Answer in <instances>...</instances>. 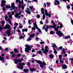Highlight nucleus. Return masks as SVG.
<instances>
[{
  "label": "nucleus",
  "mask_w": 73,
  "mask_h": 73,
  "mask_svg": "<svg viewBox=\"0 0 73 73\" xmlns=\"http://www.w3.org/2000/svg\"><path fill=\"white\" fill-rule=\"evenodd\" d=\"M14 12H16L15 10H14V11H13L11 13V15H10L9 16V18H11V17H12V15H15V13H14Z\"/></svg>",
  "instance_id": "obj_15"
},
{
  "label": "nucleus",
  "mask_w": 73,
  "mask_h": 73,
  "mask_svg": "<svg viewBox=\"0 0 73 73\" xmlns=\"http://www.w3.org/2000/svg\"><path fill=\"white\" fill-rule=\"evenodd\" d=\"M49 56L50 58H53V55L52 54H51L49 55Z\"/></svg>",
  "instance_id": "obj_32"
},
{
  "label": "nucleus",
  "mask_w": 73,
  "mask_h": 73,
  "mask_svg": "<svg viewBox=\"0 0 73 73\" xmlns=\"http://www.w3.org/2000/svg\"><path fill=\"white\" fill-rule=\"evenodd\" d=\"M32 52H35V49H33V50H32Z\"/></svg>",
  "instance_id": "obj_50"
},
{
  "label": "nucleus",
  "mask_w": 73,
  "mask_h": 73,
  "mask_svg": "<svg viewBox=\"0 0 73 73\" xmlns=\"http://www.w3.org/2000/svg\"><path fill=\"white\" fill-rule=\"evenodd\" d=\"M59 59H62V55H59Z\"/></svg>",
  "instance_id": "obj_33"
},
{
  "label": "nucleus",
  "mask_w": 73,
  "mask_h": 73,
  "mask_svg": "<svg viewBox=\"0 0 73 73\" xmlns=\"http://www.w3.org/2000/svg\"><path fill=\"white\" fill-rule=\"evenodd\" d=\"M44 9L43 8H42L41 11V13L42 14H44L43 16H42V19L43 20H44L45 19V15H47V16H48L49 17H50L51 15L50 14H48V13H47V10H44V12H45V13H44Z\"/></svg>",
  "instance_id": "obj_2"
},
{
  "label": "nucleus",
  "mask_w": 73,
  "mask_h": 73,
  "mask_svg": "<svg viewBox=\"0 0 73 73\" xmlns=\"http://www.w3.org/2000/svg\"><path fill=\"white\" fill-rule=\"evenodd\" d=\"M14 50L15 52H18V51L16 49H15Z\"/></svg>",
  "instance_id": "obj_41"
},
{
  "label": "nucleus",
  "mask_w": 73,
  "mask_h": 73,
  "mask_svg": "<svg viewBox=\"0 0 73 73\" xmlns=\"http://www.w3.org/2000/svg\"><path fill=\"white\" fill-rule=\"evenodd\" d=\"M52 47L53 48V49L54 50V52L55 54H56L57 53V51H56V49L58 50L59 49H62V46H60L58 48V47L56 46V45L54 43L52 44Z\"/></svg>",
  "instance_id": "obj_4"
},
{
  "label": "nucleus",
  "mask_w": 73,
  "mask_h": 73,
  "mask_svg": "<svg viewBox=\"0 0 73 73\" xmlns=\"http://www.w3.org/2000/svg\"><path fill=\"white\" fill-rule=\"evenodd\" d=\"M3 36H7V35L5 34H4V33L3 34Z\"/></svg>",
  "instance_id": "obj_54"
},
{
  "label": "nucleus",
  "mask_w": 73,
  "mask_h": 73,
  "mask_svg": "<svg viewBox=\"0 0 73 73\" xmlns=\"http://www.w3.org/2000/svg\"><path fill=\"white\" fill-rule=\"evenodd\" d=\"M7 21H8L9 23L10 24V25L12 26V23H11V21H10L9 19H8L7 20Z\"/></svg>",
  "instance_id": "obj_19"
},
{
  "label": "nucleus",
  "mask_w": 73,
  "mask_h": 73,
  "mask_svg": "<svg viewBox=\"0 0 73 73\" xmlns=\"http://www.w3.org/2000/svg\"><path fill=\"white\" fill-rule=\"evenodd\" d=\"M24 38L23 36H21L19 37V38L20 39H21V38Z\"/></svg>",
  "instance_id": "obj_44"
},
{
  "label": "nucleus",
  "mask_w": 73,
  "mask_h": 73,
  "mask_svg": "<svg viewBox=\"0 0 73 73\" xmlns=\"http://www.w3.org/2000/svg\"><path fill=\"white\" fill-rule=\"evenodd\" d=\"M3 11H5V9L4 8H3Z\"/></svg>",
  "instance_id": "obj_62"
},
{
  "label": "nucleus",
  "mask_w": 73,
  "mask_h": 73,
  "mask_svg": "<svg viewBox=\"0 0 73 73\" xmlns=\"http://www.w3.org/2000/svg\"><path fill=\"white\" fill-rule=\"evenodd\" d=\"M62 52H63V53H65V48L62 49Z\"/></svg>",
  "instance_id": "obj_29"
},
{
  "label": "nucleus",
  "mask_w": 73,
  "mask_h": 73,
  "mask_svg": "<svg viewBox=\"0 0 73 73\" xmlns=\"http://www.w3.org/2000/svg\"><path fill=\"white\" fill-rule=\"evenodd\" d=\"M3 39H4V40H7V38H6V37H4L3 38Z\"/></svg>",
  "instance_id": "obj_61"
},
{
  "label": "nucleus",
  "mask_w": 73,
  "mask_h": 73,
  "mask_svg": "<svg viewBox=\"0 0 73 73\" xmlns=\"http://www.w3.org/2000/svg\"><path fill=\"white\" fill-rule=\"evenodd\" d=\"M21 54H17V57H19V56H21Z\"/></svg>",
  "instance_id": "obj_42"
},
{
  "label": "nucleus",
  "mask_w": 73,
  "mask_h": 73,
  "mask_svg": "<svg viewBox=\"0 0 73 73\" xmlns=\"http://www.w3.org/2000/svg\"><path fill=\"white\" fill-rule=\"evenodd\" d=\"M60 63H61V64H63L64 63V61H63V60H60Z\"/></svg>",
  "instance_id": "obj_37"
},
{
  "label": "nucleus",
  "mask_w": 73,
  "mask_h": 73,
  "mask_svg": "<svg viewBox=\"0 0 73 73\" xmlns=\"http://www.w3.org/2000/svg\"><path fill=\"white\" fill-rule=\"evenodd\" d=\"M0 60L2 61V62H5V61L4 60V57L3 56H0Z\"/></svg>",
  "instance_id": "obj_16"
},
{
  "label": "nucleus",
  "mask_w": 73,
  "mask_h": 73,
  "mask_svg": "<svg viewBox=\"0 0 73 73\" xmlns=\"http://www.w3.org/2000/svg\"><path fill=\"white\" fill-rule=\"evenodd\" d=\"M50 33L51 35H53L54 34V32L53 31H51L50 32Z\"/></svg>",
  "instance_id": "obj_36"
},
{
  "label": "nucleus",
  "mask_w": 73,
  "mask_h": 73,
  "mask_svg": "<svg viewBox=\"0 0 73 73\" xmlns=\"http://www.w3.org/2000/svg\"><path fill=\"white\" fill-rule=\"evenodd\" d=\"M35 36V34L34 33H33L32 34L30 35L29 36L30 38L28 39L27 40V41H30V40H32V39L31 38H32L33 37H34Z\"/></svg>",
  "instance_id": "obj_10"
},
{
  "label": "nucleus",
  "mask_w": 73,
  "mask_h": 73,
  "mask_svg": "<svg viewBox=\"0 0 73 73\" xmlns=\"http://www.w3.org/2000/svg\"><path fill=\"white\" fill-rule=\"evenodd\" d=\"M59 62L58 60H56V64H57Z\"/></svg>",
  "instance_id": "obj_63"
},
{
  "label": "nucleus",
  "mask_w": 73,
  "mask_h": 73,
  "mask_svg": "<svg viewBox=\"0 0 73 73\" xmlns=\"http://www.w3.org/2000/svg\"><path fill=\"white\" fill-rule=\"evenodd\" d=\"M40 17V15H37V17L38 18V19H39Z\"/></svg>",
  "instance_id": "obj_45"
},
{
  "label": "nucleus",
  "mask_w": 73,
  "mask_h": 73,
  "mask_svg": "<svg viewBox=\"0 0 73 73\" xmlns=\"http://www.w3.org/2000/svg\"><path fill=\"white\" fill-rule=\"evenodd\" d=\"M5 3H6V1L4 0H2L1 1V3L2 4H5Z\"/></svg>",
  "instance_id": "obj_27"
},
{
  "label": "nucleus",
  "mask_w": 73,
  "mask_h": 73,
  "mask_svg": "<svg viewBox=\"0 0 73 73\" xmlns=\"http://www.w3.org/2000/svg\"><path fill=\"white\" fill-rule=\"evenodd\" d=\"M71 23L72 24V25H73V21L72 20H71Z\"/></svg>",
  "instance_id": "obj_55"
},
{
  "label": "nucleus",
  "mask_w": 73,
  "mask_h": 73,
  "mask_svg": "<svg viewBox=\"0 0 73 73\" xmlns=\"http://www.w3.org/2000/svg\"><path fill=\"white\" fill-rule=\"evenodd\" d=\"M36 36H37V35H39V33H36Z\"/></svg>",
  "instance_id": "obj_60"
},
{
  "label": "nucleus",
  "mask_w": 73,
  "mask_h": 73,
  "mask_svg": "<svg viewBox=\"0 0 73 73\" xmlns=\"http://www.w3.org/2000/svg\"><path fill=\"white\" fill-rule=\"evenodd\" d=\"M45 42H40V44H44Z\"/></svg>",
  "instance_id": "obj_39"
},
{
  "label": "nucleus",
  "mask_w": 73,
  "mask_h": 73,
  "mask_svg": "<svg viewBox=\"0 0 73 73\" xmlns=\"http://www.w3.org/2000/svg\"><path fill=\"white\" fill-rule=\"evenodd\" d=\"M2 30H3V28L1 27H0V31H1Z\"/></svg>",
  "instance_id": "obj_53"
},
{
  "label": "nucleus",
  "mask_w": 73,
  "mask_h": 73,
  "mask_svg": "<svg viewBox=\"0 0 73 73\" xmlns=\"http://www.w3.org/2000/svg\"><path fill=\"white\" fill-rule=\"evenodd\" d=\"M71 7H72V10H73V4H71Z\"/></svg>",
  "instance_id": "obj_47"
},
{
  "label": "nucleus",
  "mask_w": 73,
  "mask_h": 73,
  "mask_svg": "<svg viewBox=\"0 0 73 73\" xmlns=\"http://www.w3.org/2000/svg\"><path fill=\"white\" fill-rule=\"evenodd\" d=\"M46 24H48V20H46Z\"/></svg>",
  "instance_id": "obj_56"
},
{
  "label": "nucleus",
  "mask_w": 73,
  "mask_h": 73,
  "mask_svg": "<svg viewBox=\"0 0 73 73\" xmlns=\"http://www.w3.org/2000/svg\"><path fill=\"white\" fill-rule=\"evenodd\" d=\"M40 24H43V23H42V21H40Z\"/></svg>",
  "instance_id": "obj_59"
},
{
  "label": "nucleus",
  "mask_w": 73,
  "mask_h": 73,
  "mask_svg": "<svg viewBox=\"0 0 73 73\" xmlns=\"http://www.w3.org/2000/svg\"><path fill=\"white\" fill-rule=\"evenodd\" d=\"M63 27V25L62 23H60V28H62Z\"/></svg>",
  "instance_id": "obj_30"
},
{
  "label": "nucleus",
  "mask_w": 73,
  "mask_h": 73,
  "mask_svg": "<svg viewBox=\"0 0 73 73\" xmlns=\"http://www.w3.org/2000/svg\"><path fill=\"white\" fill-rule=\"evenodd\" d=\"M35 56H36V55L35 54H33V55L32 57H35Z\"/></svg>",
  "instance_id": "obj_52"
},
{
  "label": "nucleus",
  "mask_w": 73,
  "mask_h": 73,
  "mask_svg": "<svg viewBox=\"0 0 73 73\" xmlns=\"http://www.w3.org/2000/svg\"><path fill=\"white\" fill-rule=\"evenodd\" d=\"M8 16L7 15H5V20H7V18H8Z\"/></svg>",
  "instance_id": "obj_34"
},
{
  "label": "nucleus",
  "mask_w": 73,
  "mask_h": 73,
  "mask_svg": "<svg viewBox=\"0 0 73 73\" xmlns=\"http://www.w3.org/2000/svg\"><path fill=\"white\" fill-rule=\"evenodd\" d=\"M46 4H47V5H50V3L47 2L46 3Z\"/></svg>",
  "instance_id": "obj_40"
},
{
  "label": "nucleus",
  "mask_w": 73,
  "mask_h": 73,
  "mask_svg": "<svg viewBox=\"0 0 73 73\" xmlns=\"http://www.w3.org/2000/svg\"><path fill=\"white\" fill-rule=\"evenodd\" d=\"M4 6H5V4L4 3H1V7H4Z\"/></svg>",
  "instance_id": "obj_31"
},
{
  "label": "nucleus",
  "mask_w": 73,
  "mask_h": 73,
  "mask_svg": "<svg viewBox=\"0 0 73 73\" xmlns=\"http://www.w3.org/2000/svg\"><path fill=\"white\" fill-rule=\"evenodd\" d=\"M60 4V1L58 0H56L54 3V5H57V4Z\"/></svg>",
  "instance_id": "obj_17"
},
{
  "label": "nucleus",
  "mask_w": 73,
  "mask_h": 73,
  "mask_svg": "<svg viewBox=\"0 0 73 73\" xmlns=\"http://www.w3.org/2000/svg\"><path fill=\"white\" fill-rule=\"evenodd\" d=\"M37 62L38 63V64H40V68H44V66H45V65H46V63L44 62H43L42 63V62L40 61L37 60Z\"/></svg>",
  "instance_id": "obj_7"
},
{
  "label": "nucleus",
  "mask_w": 73,
  "mask_h": 73,
  "mask_svg": "<svg viewBox=\"0 0 73 73\" xmlns=\"http://www.w3.org/2000/svg\"><path fill=\"white\" fill-rule=\"evenodd\" d=\"M48 46H45V48L44 50V48H42L41 50L43 52V53H46L47 52H48L49 50L48 49Z\"/></svg>",
  "instance_id": "obj_8"
},
{
  "label": "nucleus",
  "mask_w": 73,
  "mask_h": 73,
  "mask_svg": "<svg viewBox=\"0 0 73 73\" xmlns=\"http://www.w3.org/2000/svg\"><path fill=\"white\" fill-rule=\"evenodd\" d=\"M14 63L15 64H17V63L18 62H21V59H19V60L15 59L14 60Z\"/></svg>",
  "instance_id": "obj_13"
},
{
  "label": "nucleus",
  "mask_w": 73,
  "mask_h": 73,
  "mask_svg": "<svg viewBox=\"0 0 73 73\" xmlns=\"http://www.w3.org/2000/svg\"><path fill=\"white\" fill-rule=\"evenodd\" d=\"M25 11L27 13L31 14V11H30V9H29L27 8V10H25Z\"/></svg>",
  "instance_id": "obj_14"
},
{
  "label": "nucleus",
  "mask_w": 73,
  "mask_h": 73,
  "mask_svg": "<svg viewBox=\"0 0 73 73\" xmlns=\"http://www.w3.org/2000/svg\"><path fill=\"white\" fill-rule=\"evenodd\" d=\"M19 3L20 4H22L21 5V8L22 9H23L24 8V5H23V4H24V2H23V1H22L21 2L20 1H19Z\"/></svg>",
  "instance_id": "obj_12"
},
{
  "label": "nucleus",
  "mask_w": 73,
  "mask_h": 73,
  "mask_svg": "<svg viewBox=\"0 0 73 73\" xmlns=\"http://www.w3.org/2000/svg\"><path fill=\"white\" fill-rule=\"evenodd\" d=\"M62 69H65L67 68V66L65 64H63L62 65Z\"/></svg>",
  "instance_id": "obj_18"
},
{
  "label": "nucleus",
  "mask_w": 73,
  "mask_h": 73,
  "mask_svg": "<svg viewBox=\"0 0 73 73\" xmlns=\"http://www.w3.org/2000/svg\"><path fill=\"white\" fill-rule=\"evenodd\" d=\"M30 70L31 71V72H33V71H34V70H35V69L34 68H29Z\"/></svg>",
  "instance_id": "obj_21"
},
{
  "label": "nucleus",
  "mask_w": 73,
  "mask_h": 73,
  "mask_svg": "<svg viewBox=\"0 0 73 73\" xmlns=\"http://www.w3.org/2000/svg\"><path fill=\"white\" fill-rule=\"evenodd\" d=\"M14 25H16V26H17V25H18V23H15V24H14Z\"/></svg>",
  "instance_id": "obj_49"
},
{
  "label": "nucleus",
  "mask_w": 73,
  "mask_h": 73,
  "mask_svg": "<svg viewBox=\"0 0 73 73\" xmlns=\"http://www.w3.org/2000/svg\"><path fill=\"white\" fill-rule=\"evenodd\" d=\"M19 28H20V29H21V28H23V26H22V25H21L19 26Z\"/></svg>",
  "instance_id": "obj_48"
},
{
  "label": "nucleus",
  "mask_w": 73,
  "mask_h": 73,
  "mask_svg": "<svg viewBox=\"0 0 73 73\" xmlns=\"http://www.w3.org/2000/svg\"><path fill=\"white\" fill-rule=\"evenodd\" d=\"M35 9L33 7V8L31 10V12H33V11H35Z\"/></svg>",
  "instance_id": "obj_46"
},
{
  "label": "nucleus",
  "mask_w": 73,
  "mask_h": 73,
  "mask_svg": "<svg viewBox=\"0 0 73 73\" xmlns=\"http://www.w3.org/2000/svg\"><path fill=\"white\" fill-rule=\"evenodd\" d=\"M19 65H20V66H24L25 65V63H19Z\"/></svg>",
  "instance_id": "obj_23"
},
{
  "label": "nucleus",
  "mask_w": 73,
  "mask_h": 73,
  "mask_svg": "<svg viewBox=\"0 0 73 73\" xmlns=\"http://www.w3.org/2000/svg\"><path fill=\"white\" fill-rule=\"evenodd\" d=\"M33 25L35 27L36 29H38L39 32H41V30H40V29H39L38 27H37V25L36 24V23H34L33 24Z\"/></svg>",
  "instance_id": "obj_11"
},
{
  "label": "nucleus",
  "mask_w": 73,
  "mask_h": 73,
  "mask_svg": "<svg viewBox=\"0 0 73 73\" xmlns=\"http://www.w3.org/2000/svg\"><path fill=\"white\" fill-rule=\"evenodd\" d=\"M36 41H38V38L37 37H36Z\"/></svg>",
  "instance_id": "obj_51"
},
{
  "label": "nucleus",
  "mask_w": 73,
  "mask_h": 73,
  "mask_svg": "<svg viewBox=\"0 0 73 73\" xmlns=\"http://www.w3.org/2000/svg\"><path fill=\"white\" fill-rule=\"evenodd\" d=\"M11 6H9L8 5H6L5 6V7L6 8H10V9L11 11H12V10H14V9H15H15H17V7H15V3H11Z\"/></svg>",
  "instance_id": "obj_6"
},
{
  "label": "nucleus",
  "mask_w": 73,
  "mask_h": 73,
  "mask_svg": "<svg viewBox=\"0 0 73 73\" xmlns=\"http://www.w3.org/2000/svg\"><path fill=\"white\" fill-rule=\"evenodd\" d=\"M24 68V67L23 66H18V68H19V69H23V68Z\"/></svg>",
  "instance_id": "obj_20"
},
{
  "label": "nucleus",
  "mask_w": 73,
  "mask_h": 73,
  "mask_svg": "<svg viewBox=\"0 0 73 73\" xmlns=\"http://www.w3.org/2000/svg\"><path fill=\"white\" fill-rule=\"evenodd\" d=\"M46 27L47 29H48L49 28H54L55 31L58 32L56 33V34H57L59 37H61L63 35V33H61V31H58V29H60V26H58L56 24H54L53 26H50L48 27L46 26Z\"/></svg>",
  "instance_id": "obj_1"
},
{
  "label": "nucleus",
  "mask_w": 73,
  "mask_h": 73,
  "mask_svg": "<svg viewBox=\"0 0 73 73\" xmlns=\"http://www.w3.org/2000/svg\"><path fill=\"white\" fill-rule=\"evenodd\" d=\"M17 32H18V33H20V32H21V31L20 30H17Z\"/></svg>",
  "instance_id": "obj_64"
},
{
  "label": "nucleus",
  "mask_w": 73,
  "mask_h": 73,
  "mask_svg": "<svg viewBox=\"0 0 73 73\" xmlns=\"http://www.w3.org/2000/svg\"><path fill=\"white\" fill-rule=\"evenodd\" d=\"M37 52V53H38V54H41V51H38Z\"/></svg>",
  "instance_id": "obj_38"
},
{
  "label": "nucleus",
  "mask_w": 73,
  "mask_h": 73,
  "mask_svg": "<svg viewBox=\"0 0 73 73\" xmlns=\"http://www.w3.org/2000/svg\"><path fill=\"white\" fill-rule=\"evenodd\" d=\"M5 29H9V31L7 30L5 33L7 34L8 36H11V34L10 33L11 32V26L7 24L5 26V27H4Z\"/></svg>",
  "instance_id": "obj_3"
},
{
  "label": "nucleus",
  "mask_w": 73,
  "mask_h": 73,
  "mask_svg": "<svg viewBox=\"0 0 73 73\" xmlns=\"http://www.w3.org/2000/svg\"><path fill=\"white\" fill-rule=\"evenodd\" d=\"M64 38H65V39H67V38H70V36L68 35L67 36H65L64 37Z\"/></svg>",
  "instance_id": "obj_25"
},
{
  "label": "nucleus",
  "mask_w": 73,
  "mask_h": 73,
  "mask_svg": "<svg viewBox=\"0 0 73 73\" xmlns=\"http://www.w3.org/2000/svg\"><path fill=\"white\" fill-rule=\"evenodd\" d=\"M26 48H25V52L28 53L29 51H30L33 46L32 45H29L26 44L25 45Z\"/></svg>",
  "instance_id": "obj_5"
},
{
  "label": "nucleus",
  "mask_w": 73,
  "mask_h": 73,
  "mask_svg": "<svg viewBox=\"0 0 73 73\" xmlns=\"http://www.w3.org/2000/svg\"><path fill=\"white\" fill-rule=\"evenodd\" d=\"M21 12H22V11H20L19 14L16 13L15 15V17L17 18V19H20L21 17L19 16V15H20L21 14Z\"/></svg>",
  "instance_id": "obj_9"
},
{
  "label": "nucleus",
  "mask_w": 73,
  "mask_h": 73,
  "mask_svg": "<svg viewBox=\"0 0 73 73\" xmlns=\"http://www.w3.org/2000/svg\"><path fill=\"white\" fill-rule=\"evenodd\" d=\"M27 65L29 66L30 65V63H29V62H28L27 63Z\"/></svg>",
  "instance_id": "obj_57"
},
{
  "label": "nucleus",
  "mask_w": 73,
  "mask_h": 73,
  "mask_svg": "<svg viewBox=\"0 0 73 73\" xmlns=\"http://www.w3.org/2000/svg\"><path fill=\"white\" fill-rule=\"evenodd\" d=\"M45 31H46V32H48V29H45Z\"/></svg>",
  "instance_id": "obj_58"
},
{
  "label": "nucleus",
  "mask_w": 73,
  "mask_h": 73,
  "mask_svg": "<svg viewBox=\"0 0 73 73\" xmlns=\"http://www.w3.org/2000/svg\"><path fill=\"white\" fill-rule=\"evenodd\" d=\"M22 31L23 32H27V31H28V30L27 29H23L22 30Z\"/></svg>",
  "instance_id": "obj_28"
},
{
  "label": "nucleus",
  "mask_w": 73,
  "mask_h": 73,
  "mask_svg": "<svg viewBox=\"0 0 73 73\" xmlns=\"http://www.w3.org/2000/svg\"><path fill=\"white\" fill-rule=\"evenodd\" d=\"M29 8L30 9H32L33 8V6H32V7L31 6H30L29 7Z\"/></svg>",
  "instance_id": "obj_35"
},
{
  "label": "nucleus",
  "mask_w": 73,
  "mask_h": 73,
  "mask_svg": "<svg viewBox=\"0 0 73 73\" xmlns=\"http://www.w3.org/2000/svg\"><path fill=\"white\" fill-rule=\"evenodd\" d=\"M1 24H2V26H4V24L5 23L4 21H1Z\"/></svg>",
  "instance_id": "obj_26"
},
{
  "label": "nucleus",
  "mask_w": 73,
  "mask_h": 73,
  "mask_svg": "<svg viewBox=\"0 0 73 73\" xmlns=\"http://www.w3.org/2000/svg\"><path fill=\"white\" fill-rule=\"evenodd\" d=\"M70 5H68L66 6V8L67 9H70Z\"/></svg>",
  "instance_id": "obj_22"
},
{
  "label": "nucleus",
  "mask_w": 73,
  "mask_h": 73,
  "mask_svg": "<svg viewBox=\"0 0 73 73\" xmlns=\"http://www.w3.org/2000/svg\"><path fill=\"white\" fill-rule=\"evenodd\" d=\"M23 71L25 72V73H27L28 72V71H29L28 69H24L23 70Z\"/></svg>",
  "instance_id": "obj_24"
},
{
  "label": "nucleus",
  "mask_w": 73,
  "mask_h": 73,
  "mask_svg": "<svg viewBox=\"0 0 73 73\" xmlns=\"http://www.w3.org/2000/svg\"><path fill=\"white\" fill-rule=\"evenodd\" d=\"M32 29L33 30H36V28H35V27H33L32 28Z\"/></svg>",
  "instance_id": "obj_43"
}]
</instances>
